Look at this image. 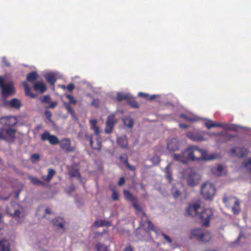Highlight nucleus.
I'll list each match as a JSON object with an SVG mask.
<instances>
[{
	"instance_id": "obj_27",
	"label": "nucleus",
	"mask_w": 251,
	"mask_h": 251,
	"mask_svg": "<svg viewBox=\"0 0 251 251\" xmlns=\"http://www.w3.org/2000/svg\"><path fill=\"white\" fill-rule=\"evenodd\" d=\"M243 167L249 172L251 173V157L247 158L244 161Z\"/></svg>"
},
{
	"instance_id": "obj_62",
	"label": "nucleus",
	"mask_w": 251,
	"mask_h": 251,
	"mask_svg": "<svg viewBox=\"0 0 251 251\" xmlns=\"http://www.w3.org/2000/svg\"><path fill=\"white\" fill-rule=\"evenodd\" d=\"M124 251H133V249L130 246H128L125 248Z\"/></svg>"
},
{
	"instance_id": "obj_7",
	"label": "nucleus",
	"mask_w": 251,
	"mask_h": 251,
	"mask_svg": "<svg viewBox=\"0 0 251 251\" xmlns=\"http://www.w3.org/2000/svg\"><path fill=\"white\" fill-rule=\"evenodd\" d=\"M191 237L203 242H208L211 239V235L208 232L203 231L198 228L194 229L191 231Z\"/></svg>"
},
{
	"instance_id": "obj_18",
	"label": "nucleus",
	"mask_w": 251,
	"mask_h": 251,
	"mask_svg": "<svg viewBox=\"0 0 251 251\" xmlns=\"http://www.w3.org/2000/svg\"><path fill=\"white\" fill-rule=\"evenodd\" d=\"M0 251H10L9 243L8 240H0Z\"/></svg>"
},
{
	"instance_id": "obj_13",
	"label": "nucleus",
	"mask_w": 251,
	"mask_h": 251,
	"mask_svg": "<svg viewBox=\"0 0 251 251\" xmlns=\"http://www.w3.org/2000/svg\"><path fill=\"white\" fill-rule=\"evenodd\" d=\"M180 142L176 138L171 139L167 143V149L169 151H175L179 149Z\"/></svg>"
},
{
	"instance_id": "obj_44",
	"label": "nucleus",
	"mask_w": 251,
	"mask_h": 251,
	"mask_svg": "<svg viewBox=\"0 0 251 251\" xmlns=\"http://www.w3.org/2000/svg\"><path fill=\"white\" fill-rule=\"evenodd\" d=\"M45 115L46 117L48 118L49 121H50V123H52V121L51 119V117L52 116L51 113L50 111L46 110L45 112Z\"/></svg>"
},
{
	"instance_id": "obj_34",
	"label": "nucleus",
	"mask_w": 251,
	"mask_h": 251,
	"mask_svg": "<svg viewBox=\"0 0 251 251\" xmlns=\"http://www.w3.org/2000/svg\"><path fill=\"white\" fill-rule=\"evenodd\" d=\"M49 142L51 145H56L59 143L58 138L56 136L52 135H50Z\"/></svg>"
},
{
	"instance_id": "obj_59",
	"label": "nucleus",
	"mask_w": 251,
	"mask_h": 251,
	"mask_svg": "<svg viewBox=\"0 0 251 251\" xmlns=\"http://www.w3.org/2000/svg\"><path fill=\"white\" fill-rule=\"evenodd\" d=\"M21 212L19 210H15L13 215L15 217H20Z\"/></svg>"
},
{
	"instance_id": "obj_45",
	"label": "nucleus",
	"mask_w": 251,
	"mask_h": 251,
	"mask_svg": "<svg viewBox=\"0 0 251 251\" xmlns=\"http://www.w3.org/2000/svg\"><path fill=\"white\" fill-rule=\"evenodd\" d=\"M95 224L97 225V226H110V224L109 223L102 222V221L96 222Z\"/></svg>"
},
{
	"instance_id": "obj_50",
	"label": "nucleus",
	"mask_w": 251,
	"mask_h": 251,
	"mask_svg": "<svg viewBox=\"0 0 251 251\" xmlns=\"http://www.w3.org/2000/svg\"><path fill=\"white\" fill-rule=\"evenodd\" d=\"M2 63L6 66L9 67L10 66V63H9L5 56L2 57Z\"/></svg>"
},
{
	"instance_id": "obj_63",
	"label": "nucleus",
	"mask_w": 251,
	"mask_h": 251,
	"mask_svg": "<svg viewBox=\"0 0 251 251\" xmlns=\"http://www.w3.org/2000/svg\"><path fill=\"white\" fill-rule=\"evenodd\" d=\"M179 126L180 127L183 128V129H185V128H187V127H188L187 125H186L185 124H179Z\"/></svg>"
},
{
	"instance_id": "obj_39",
	"label": "nucleus",
	"mask_w": 251,
	"mask_h": 251,
	"mask_svg": "<svg viewBox=\"0 0 251 251\" xmlns=\"http://www.w3.org/2000/svg\"><path fill=\"white\" fill-rule=\"evenodd\" d=\"M151 160L154 164H157L159 163L160 159L158 156L154 155L151 158Z\"/></svg>"
},
{
	"instance_id": "obj_43",
	"label": "nucleus",
	"mask_w": 251,
	"mask_h": 251,
	"mask_svg": "<svg viewBox=\"0 0 251 251\" xmlns=\"http://www.w3.org/2000/svg\"><path fill=\"white\" fill-rule=\"evenodd\" d=\"M41 100L42 102H46L50 103V97L49 96H44L41 99Z\"/></svg>"
},
{
	"instance_id": "obj_32",
	"label": "nucleus",
	"mask_w": 251,
	"mask_h": 251,
	"mask_svg": "<svg viewBox=\"0 0 251 251\" xmlns=\"http://www.w3.org/2000/svg\"><path fill=\"white\" fill-rule=\"evenodd\" d=\"M130 98V95L128 94L119 92L117 93V100L121 101L123 100H127Z\"/></svg>"
},
{
	"instance_id": "obj_8",
	"label": "nucleus",
	"mask_w": 251,
	"mask_h": 251,
	"mask_svg": "<svg viewBox=\"0 0 251 251\" xmlns=\"http://www.w3.org/2000/svg\"><path fill=\"white\" fill-rule=\"evenodd\" d=\"M212 135L214 134V133H211L209 132H198L189 131L187 133V137L194 142H200L206 141L207 139L204 137V134Z\"/></svg>"
},
{
	"instance_id": "obj_40",
	"label": "nucleus",
	"mask_w": 251,
	"mask_h": 251,
	"mask_svg": "<svg viewBox=\"0 0 251 251\" xmlns=\"http://www.w3.org/2000/svg\"><path fill=\"white\" fill-rule=\"evenodd\" d=\"M97 249L98 251H108L107 247L105 246L100 244L98 245Z\"/></svg>"
},
{
	"instance_id": "obj_61",
	"label": "nucleus",
	"mask_w": 251,
	"mask_h": 251,
	"mask_svg": "<svg viewBox=\"0 0 251 251\" xmlns=\"http://www.w3.org/2000/svg\"><path fill=\"white\" fill-rule=\"evenodd\" d=\"M138 95L139 97H142L145 98H147L149 96L148 94L142 92H139Z\"/></svg>"
},
{
	"instance_id": "obj_14",
	"label": "nucleus",
	"mask_w": 251,
	"mask_h": 251,
	"mask_svg": "<svg viewBox=\"0 0 251 251\" xmlns=\"http://www.w3.org/2000/svg\"><path fill=\"white\" fill-rule=\"evenodd\" d=\"M231 154H234L239 157H244L248 154V150L243 147H237L232 149L230 151Z\"/></svg>"
},
{
	"instance_id": "obj_60",
	"label": "nucleus",
	"mask_w": 251,
	"mask_h": 251,
	"mask_svg": "<svg viewBox=\"0 0 251 251\" xmlns=\"http://www.w3.org/2000/svg\"><path fill=\"white\" fill-rule=\"evenodd\" d=\"M50 104L48 107L49 108H54L57 105V102H50Z\"/></svg>"
},
{
	"instance_id": "obj_33",
	"label": "nucleus",
	"mask_w": 251,
	"mask_h": 251,
	"mask_svg": "<svg viewBox=\"0 0 251 251\" xmlns=\"http://www.w3.org/2000/svg\"><path fill=\"white\" fill-rule=\"evenodd\" d=\"M124 195L126 200L130 201H134L135 200L134 197L132 196L131 193L128 190H124Z\"/></svg>"
},
{
	"instance_id": "obj_12",
	"label": "nucleus",
	"mask_w": 251,
	"mask_h": 251,
	"mask_svg": "<svg viewBox=\"0 0 251 251\" xmlns=\"http://www.w3.org/2000/svg\"><path fill=\"white\" fill-rule=\"evenodd\" d=\"M0 123L8 126H13L17 123V118L15 116L3 117L0 118Z\"/></svg>"
},
{
	"instance_id": "obj_19",
	"label": "nucleus",
	"mask_w": 251,
	"mask_h": 251,
	"mask_svg": "<svg viewBox=\"0 0 251 251\" xmlns=\"http://www.w3.org/2000/svg\"><path fill=\"white\" fill-rule=\"evenodd\" d=\"M34 89L36 91H39L43 93L46 91V87L45 85L41 82L35 83L34 85Z\"/></svg>"
},
{
	"instance_id": "obj_3",
	"label": "nucleus",
	"mask_w": 251,
	"mask_h": 251,
	"mask_svg": "<svg viewBox=\"0 0 251 251\" xmlns=\"http://www.w3.org/2000/svg\"><path fill=\"white\" fill-rule=\"evenodd\" d=\"M201 192L205 200L211 201L215 194V186L210 182H205L201 186Z\"/></svg>"
},
{
	"instance_id": "obj_37",
	"label": "nucleus",
	"mask_w": 251,
	"mask_h": 251,
	"mask_svg": "<svg viewBox=\"0 0 251 251\" xmlns=\"http://www.w3.org/2000/svg\"><path fill=\"white\" fill-rule=\"evenodd\" d=\"M242 236H243V234H242V232H240V233L239 236L238 237V238H237V239L234 242H231L230 244V246L232 247H234L236 245H238L239 241H240V239Z\"/></svg>"
},
{
	"instance_id": "obj_58",
	"label": "nucleus",
	"mask_w": 251,
	"mask_h": 251,
	"mask_svg": "<svg viewBox=\"0 0 251 251\" xmlns=\"http://www.w3.org/2000/svg\"><path fill=\"white\" fill-rule=\"evenodd\" d=\"M126 165L129 170L131 171H134L135 170V167L130 165V164L127 162V160H126Z\"/></svg>"
},
{
	"instance_id": "obj_1",
	"label": "nucleus",
	"mask_w": 251,
	"mask_h": 251,
	"mask_svg": "<svg viewBox=\"0 0 251 251\" xmlns=\"http://www.w3.org/2000/svg\"><path fill=\"white\" fill-rule=\"evenodd\" d=\"M217 158L214 154H208L207 151L196 145L189 146L180 153H175L174 159L178 162L186 164L188 160L193 161L212 160Z\"/></svg>"
},
{
	"instance_id": "obj_30",
	"label": "nucleus",
	"mask_w": 251,
	"mask_h": 251,
	"mask_svg": "<svg viewBox=\"0 0 251 251\" xmlns=\"http://www.w3.org/2000/svg\"><path fill=\"white\" fill-rule=\"evenodd\" d=\"M171 193L175 199L179 198L181 195L180 191H179L175 186H173L172 187L171 189Z\"/></svg>"
},
{
	"instance_id": "obj_54",
	"label": "nucleus",
	"mask_w": 251,
	"mask_h": 251,
	"mask_svg": "<svg viewBox=\"0 0 251 251\" xmlns=\"http://www.w3.org/2000/svg\"><path fill=\"white\" fill-rule=\"evenodd\" d=\"M94 131V133L96 135H98L100 132V129L98 126H95V127L92 129Z\"/></svg>"
},
{
	"instance_id": "obj_31",
	"label": "nucleus",
	"mask_w": 251,
	"mask_h": 251,
	"mask_svg": "<svg viewBox=\"0 0 251 251\" xmlns=\"http://www.w3.org/2000/svg\"><path fill=\"white\" fill-rule=\"evenodd\" d=\"M38 75L35 72H32L28 74L27 75V80L30 82H34L37 78Z\"/></svg>"
},
{
	"instance_id": "obj_36",
	"label": "nucleus",
	"mask_w": 251,
	"mask_h": 251,
	"mask_svg": "<svg viewBox=\"0 0 251 251\" xmlns=\"http://www.w3.org/2000/svg\"><path fill=\"white\" fill-rule=\"evenodd\" d=\"M90 146L94 149L100 150L101 147V143L100 141L97 139L96 144H95L93 141H92V144H90Z\"/></svg>"
},
{
	"instance_id": "obj_28",
	"label": "nucleus",
	"mask_w": 251,
	"mask_h": 251,
	"mask_svg": "<svg viewBox=\"0 0 251 251\" xmlns=\"http://www.w3.org/2000/svg\"><path fill=\"white\" fill-rule=\"evenodd\" d=\"M124 125L128 127L131 128L134 124V120L130 117H125L123 119Z\"/></svg>"
},
{
	"instance_id": "obj_51",
	"label": "nucleus",
	"mask_w": 251,
	"mask_h": 251,
	"mask_svg": "<svg viewBox=\"0 0 251 251\" xmlns=\"http://www.w3.org/2000/svg\"><path fill=\"white\" fill-rule=\"evenodd\" d=\"M31 159L33 162L38 160L39 159V155L37 153L33 154L31 156Z\"/></svg>"
},
{
	"instance_id": "obj_15",
	"label": "nucleus",
	"mask_w": 251,
	"mask_h": 251,
	"mask_svg": "<svg viewBox=\"0 0 251 251\" xmlns=\"http://www.w3.org/2000/svg\"><path fill=\"white\" fill-rule=\"evenodd\" d=\"M67 170L71 177H76L80 180V174L76 166H67Z\"/></svg>"
},
{
	"instance_id": "obj_55",
	"label": "nucleus",
	"mask_w": 251,
	"mask_h": 251,
	"mask_svg": "<svg viewBox=\"0 0 251 251\" xmlns=\"http://www.w3.org/2000/svg\"><path fill=\"white\" fill-rule=\"evenodd\" d=\"M125 178L123 177H122L120 178V180L118 183V185L122 186L125 183Z\"/></svg>"
},
{
	"instance_id": "obj_57",
	"label": "nucleus",
	"mask_w": 251,
	"mask_h": 251,
	"mask_svg": "<svg viewBox=\"0 0 251 251\" xmlns=\"http://www.w3.org/2000/svg\"><path fill=\"white\" fill-rule=\"evenodd\" d=\"M130 104L131 105V106L132 107H134V108L138 107V104L137 103V102L136 101H134L130 102Z\"/></svg>"
},
{
	"instance_id": "obj_9",
	"label": "nucleus",
	"mask_w": 251,
	"mask_h": 251,
	"mask_svg": "<svg viewBox=\"0 0 251 251\" xmlns=\"http://www.w3.org/2000/svg\"><path fill=\"white\" fill-rule=\"evenodd\" d=\"M204 125L206 126L208 129H210L214 127H221L226 129H229L231 130H236L237 129L236 126L233 125H228L226 123L223 124H217L214 122L213 121L207 119Z\"/></svg>"
},
{
	"instance_id": "obj_49",
	"label": "nucleus",
	"mask_w": 251,
	"mask_h": 251,
	"mask_svg": "<svg viewBox=\"0 0 251 251\" xmlns=\"http://www.w3.org/2000/svg\"><path fill=\"white\" fill-rule=\"evenodd\" d=\"M66 98L70 100V103L74 104H75L76 103V101L75 100L74 97L71 96V95H67Z\"/></svg>"
},
{
	"instance_id": "obj_46",
	"label": "nucleus",
	"mask_w": 251,
	"mask_h": 251,
	"mask_svg": "<svg viewBox=\"0 0 251 251\" xmlns=\"http://www.w3.org/2000/svg\"><path fill=\"white\" fill-rule=\"evenodd\" d=\"M89 122L91 126V129L95 127V126H97L96 125L98 123V121L96 119L91 120Z\"/></svg>"
},
{
	"instance_id": "obj_16",
	"label": "nucleus",
	"mask_w": 251,
	"mask_h": 251,
	"mask_svg": "<svg viewBox=\"0 0 251 251\" xmlns=\"http://www.w3.org/2000/svg\"><path fill=\"white\" fill-rule=\"evenodd\" d=\"M59 143L61 148L64 150L67 151H71L73 150V148L71 146L70 141L69 139H63Z\"/></svg>"
},
{
	"instance_id": "obj_4",
	"label": "nucleus",
	"mask_w": 251,
	"mask_h": 251,
	"mask_svg": "<svg viewBox=\"0 0 251 251\" xmlns=\"http://www.w3.org/2000/svg\"><path fill=\"white\" fill-rule=\"evenodd\" d=\"M223 202L227 207L231 208L234 214L237 215L241 211L240 201L234 197H225L223 198Z\"/></svg>"
},
{
	"instance_id": "obj_52",
	"label": "nucleus",
	"mask_w": 251,
	"mask_h": 251,
	"mask_svg": "<svg viewBox=\"0 0 251 251\" xmlns=\"http://www.w3.org/2000/svg\"><path fill=\"white\" fill-rule=\"evenodd\" d=\"M66 109L68 112H69L72 116H74V112L71 107H70L69 105H67Z\"/></svg>"
},
{
	"instance_id": "obj_41",
	"label": "nucleus",
	"mask_w": 251,
	"mask_h": 251,
	"mask_svg": "<svg viewBox=\"0 0 251 251\" xmlns=\"http://www.w3.org/2000/svg\"><path fill=\"white\" fill-rule=\"evenodd\" d=\"M112 199L114 201H116L118 200L119 198V194L117 192L116 190L113 189L112 190Z\"/></svg>"
},
{
	"instance_id": "obj_64",
	"label": "nucleus",
	"mask_w": 251,
	"mask_h": 251,
	"mask_svg": "<svg viewBox=\"0 0 251 251\" xmlns=\"http://www.w3.org/2000/svg\"><path fill=\"white\" fill-rule=\"evenodd\" d=\"M75 190V187L74 186H70V191L68 193L70 194L72 192Z\"/></svg>"
},
{
	"instance_id": "obj_22",
	"label": "nucleus",
	"mask_w": 251,
	"mask_h": 251,
	"mask_svg": "<svg viewBox=\"0 0 251 251\" xmlns=\"http://www.w3.org/2000/svg\"><path fill=\"white\" fill-rule=\"evenodd\" d=\"M212 173L216 176H220L224 174V169L223 166L219 165L212 169Z\"/></svg>"
},
{
	"instance_id": "obj_26",
	"label": "nucleus",
	"mask_w": 251,
	"mask_h": 251,
	"mask_svg": "<svg viewBox=\"0 0 251 251\" xmlns=\"http://www.w3.org/2000/svg\"><path fill=\"white\" fill-rule=\"evenodd\" d=\"M29 179H30L31 183L34 185H36L38 186H44L45 183L43 181L39 180L37 177L34 176H29Z\"/></svg>"
},
{
	"instance_id": "obj_53",
	"label": "nucleus",
	"mask_w": 251,
	"mask_h": 251,
	"mask_svg": "<svg viewBox=\"0 0 251 251\" xmlns=\"http://www.w3.org/2000/svg\"><path fill=\"white\" fill-rule=\"evenodd\" d=\"M67 88L70 92H72L75 88L74 84L73 83H70L67 86Z\"/></svg>"
},
{
	"instance_id": "obj_11",
	"label": "nucleus",
	"mask_w": 251,
	"mask_h": 251,
	"mask_svg": "<svg viewBox=\"0 0 251 251\" xmlns=\"http://www.w3.org/2000/svg\"><path fill=\"white\" fill-rule=\"evenodd\" d=\"M117 122V120L114 115L108 116L106 122V127L104 130L105 132L107 134L111 133Z\"/></svg>"
},
{
	"instance_id": "obj_2",
	"label": "nucleus",
	"mask_w": 251,
	"mask_h": 251,
	"mask_svg": "<svg viewBox=\"0 0 251 251\" xmlns=\"http://www.w3.org/2000/svg\"><path fill=\"white\" fill-rule=\"evenodd\" d=\"M201 204L200 202L191 204L187 209L189 215L192 217H196L201 220L203 225L207 226L209 225L210 220L213 217V211L210 209H205L201 211Z\"/></svg>"
},
{
	"instance_id": "obj_48",
	"label": "nucleus",
	"mask_w": 251,
	"mask_h": 251,
	"mask_svg": "<svg viewBox=\"0 0 251 251\" xmlns=\"http://www.w3.org/2000/svg\"><path fill=\"white\" fill-rule=\"evenodd\" d=\"M161 235L164 239H165L168 243H171L172 242V239L168 235L163 233H162Z\"/></svg>"
},
{
	"instance_id": "obj_24",
	"label": "nucleus",
	"mask_w": 251,
	"mask_h": 251,
	"mask_svg": "<svg viewBox=\"0 0 251 251\" xmlns=\"http://www.w3.org/2000/svg\"><path fill=\"white\" fill-rule=\"evenodd\" d=\"M117 143L122 148H126L127 146V140L126 136H122L117 139Z\"/></svg>"
},
{
	"instance_id": "obj_23",
	"label": "nucleus",
	"mask_w": 251,
	"mask_h": 251,
	"mask_svg": "<svg viewBox=\"0 0 251 251\" xmlns=\"http://www.w3.org/2000/svg\"><path fill=\"white\" fill-rule=\"evenodd\" d=\"M45 76L48 82L50 84L53 85L55 83L56 80L55 74L50 73L46 74Z\"/></svg>"
},
{
	"instance_id": "obj_10",
	"label": "nucleus",
	"mask_w": 251,
	"mask_h": 251,
	"mask_svg": "<svg viewBox=\"0 0 251 251\" xmlns=\"http://www.w3.org/2000/svg\"><path fill=\"white\" fill-rule=\"evenodd\" d=\"M133 206L136 210V214L140 216L142 219V222H145L148 225V228L151 230H153V226L151 221L148 219L147 215L145 212L142 210L141 207L137 203H134Z\"/></svg>"
},
{
	"instance_id": "obj_17",
	"label": "nucleus",
	"mask_w": 251,
	"mask_h": 251,
	"mask_svg": "<svg viewBox=\"0 0 251 251\" xmlns=\"http://www.w3.org/2000/svg\"><path fill=\"white\" fill-rule=\"evenodd\" d=\"M55 171L54 169L50 168L48 169V174L47 176L43 175L42 179L46 182H50L52 177L55 175Z\"/></svg>"
},
{
	"instance_id": "obj_21",
	"label": "nucleus",
	"mask_w": 251,
	"mask_h": 251,
	"mask_svg": "<svg viewBox=\"0 0 251 251\" xmlns=\"http://www.w3.org/2000/svg\"><path fill=\"white\" fill-rule=\"evenodd\" d=\"M9 104L10 107L18 109L21 106V102L20 100L14 98L9 101Z\"/></svg>"
},
{
	"instance_id": "obj_20",
	"label": "nucleus",
	"mask_w": 251,
	"mask_h": 251,
	"mask_svg": "<svg viewBox=\"0 0 251 251\" xmlns=\"http://www.w3.org/2000/svg\"><path fill=\"white\" fill-rule=\"evenodd\" d=\"M15 132L16 130L12 128H8L6 130H5V139L13 140L15 138Z\"/></svg>"
},
{
	"instance_id": "obj_56",
	"label": "nucleus",
	"mask_w": 251,
	"mask_h": 251,
	"mask_svg": "<svg viewBox=\"0 0 251 251\" xmlns=\"http://www.w3.org/2000/svg\"><path fill=\"white\" fill-rule=\"evenodd\" d=\"M180 118H184L185 119H186V120L188 121H192L193 120V119L192 118H188L187 117L185 114H182L180 115Z\"/></svg>"
},
{
	"instance_id": "obj_29",
	"label": "nucleus",
	"mask_w": 251,
	"mask_h": 251,
	"mask_svg": "<svg viewBox=\"0 0 251 251\" xmlns=\"http://www.w3.org/2000/svg\"><path fill=\"white\" fill-rule=\"evenodd\" d=\"M23 85L24 86L25 91V95L26 96H30L31 98H34L35 96L31 92V89L27 83L26 82H24L23 83Z\"/></svg>"
},
{
	"instance_id": "obj_42",
	"label": "nucleus",
	"mask_w": 251,
	"mask_h": 251,
	"mask_svg": "<svg viewBox=\"0 0 251 251\" xmlns=\"http://www.w3.org/2000/svg\"><path fill=\"white\" fill-rule=\"evenodd\" d=\"M5 129L3 128H0V140L5 139Z\"/></svg>"
},
{
	"instance_id": "obj_38",
	"label": "nucleus",
	"mask_w": 251,
	"mask_h": 251,
	"mask_svg": "<svg viewBox=\"0 0 251 251\" xmlns=\"http://www.w3.org/2000/svg\"><path fill=\"white\" fill-rule=\"evenodd\" d=\"M50 134L49 132L46 131L41 135V139L43 141L48 140L50 137Z\"/></svg>"
},
{
	"instance_id": "obj_47",
	"label": "nucleus",
	"mask_w": 251,
	"mask_h": 251,
	"mask_svg": "<svg viewBox=\"0 0 251 251\" xmlns=\"http://www.w3.org/2000/svg\"><path fill=\"white\" fill-rule=\"evenodd\" d=\"M85 138L89 141L90 145L92 144V135L88 133L85 134Z\"/></svg>"
},
{
	"instance_id": "obj_6",
	"label": "nucleus",
	"mask_w": 251,
	"mask_h": 251,
	"mask_svg": "<svg viewBox=\"0 0 251 251\" xmlns=\"http://www.w3.org/2000/svg\"><path fill=\"white\" fill-rule=\"evenodd\" d=\"M0 87L1 89L2 95L6 97L11 96L14 93V88L12 82H6L4 77L0 76Z\"/></svg>"
},
{
	"instance_id": "obj_35",
	"label": "nucleus",
	"mask_w": 251,
	"mask_h": 251,
	"mask_svg": "<svg viewBox=\"0 0 251 251\" xmlns=\"http://www.w3.org/2000/svg\"><path fill=\"white\" fill-rule=\"evenodd\" d=\"M170 164H168L166 167L165 171L166 173V177L170 181L172 179V173L170 169Z\"/></svg>"
},
{
	"instance_id": "obj_25",
	"label": "nucleus",
	"mask_w": 251,
	"mask_h": 251,
	"mask_svg": "<svg viewBox=\"0 0 251 251\" xmlns=\"http://www.w3.org/2000/svg\"><path fill=\"white\" fill-rule=\"evenodd\" d=\"M53 225L55 226L63 229L64 226V222L61 218H57L52 221Z\"/></svg>"
},
{
	"instance_id": "obj_5",
	"label": "nucleus",
	"mask_w": 251,
	"mask_h": 251,
	"mask_svg": "<svg viewBox=\"0 0 251 251\" xmlns=\"http://www.w3.org/2000/svg\"><path fill=\"white\" fill-rule=\"evenodd\" d=\"M201 175L194 170L188 171L185 177L187 185L192 187L197 185L201 181Z\"/></svg>"
}]
</instances>
